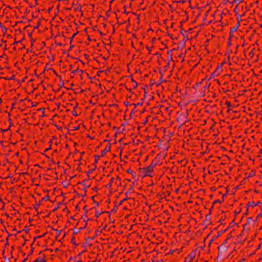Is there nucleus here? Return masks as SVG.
I'll list each match as a JSON object with an SVG mask.
<instances>
[{
	"instance_id": "nucleus-1",
	"label": "nucleus",
	"mask_w": 262,
	"mask_h": 262,
	"mask_svg": "<svg viewBox=\"0 0 262 262\" xmlns=\"http://www.w3.org/2000/svg\"><path fill=\"white\" fill-rule=\"evenodd\" d=\"M156 165V164L151 163L149 166L144 168V169L146 170V174H148L151 177L150 173L152 171V169Z\"/></svg>"
},
{
	"instance_id": "nucleus-2",
	"label": "nucleus",
	"mask_w": 262,
	"mask_h": 262,
	"mask_svg": "<svg viewBox=\"0 0 262 262\" xmlns=\"http://www.w3.org/2000/svg\"><path fill=\"white\" fill-rule=\"evenodd\" d=\"M110 150H111V145H110V144H108L107 145L105 148L103 150H102L101 155L102 156H104L105 155V154L107 152L109 151Z\"/></svg>"
},
{
	"instance_id": "nucleus-3",
	"label": "nucleus",
	"mask_w": 262,
	"mask_h": 262,
	"mask_svg": "<svg viewBox=\"0 0 262 262\" xmlns=\"http://www.w3.org/2000/svg\"><path fill=\"white\" fill-rule=\"evenodd\" d=\"M239 25L240 24L239 22L238 21L234 27L231 28L230 32H232L235 31L239 27Z\"/></svg>"
},
{
	"instance_id": "nucleus-4",
	"label": "nucleus",
	"mask_w": 262,
	"mask_h": 262,
	"mask_svg": "<svg viewBox=\"0 0 262 262\" xmlns=\"http://www.w3.org/2000/svg\"><path fill=\"white\" fill-rule=\"evenodd\" d=\"M33 262H46V261L44 259H41V258L39 257L37 259H36L35 261Z\"/></svg>"
},
{
	"instance_id": "nucleus-5",
	"label": "nucleus",
	"mask_w": 262,
	"mask_h": 262,
	"mask_svg": "<svg viewBox=\"0 0 262 262\" xmlns=\"http://www.w3.org/2000/svg\"><path fill=\"white\" fill-rule=\"evenodd\" d=\"M260 203L259 202H258L257 203L255 204L253 202H249L248 203V206L252 205V206H256L258 205Z\"/></svg>"
},
{
	"instance_id": "nucleus-6",
	"label": "nucleus",
	"mask_w": 262,
	"mask_h": 262,
	"mask_svg": "<svg viewBox=\"0 0 262 262\" xmlns=\"http://www.w3.org/2000/svg\"><path fill=\"white\" fill-rule=\"evenodd\" d=\"M194 256H195L194 253H191V254H190V255H189V256L190 257L189 260H190L191 261V259L194 257Z\"/></svg>"
},
{
	"instance_id": "nucleus-7",
	"label": "nucleus",
	"mask_w": 262,
	"mask_h": 262,
	"mask_svg": "<svg viewBox=\"0 0 262 262\" xmlns=\"http://www.w3.org/2000/svg\"><path fill=\"white\" fill-rule=\"evenodd\" d=\"M101 212H100L99 211H97L96 213V216L97 217H98L100 214H101Z\"/></svg>"
},
{
	"instance_id": "nucleus-8",
	"label": "nucleus",
	"mask_w": 262,
	"mask_h": 262,
	"mask_svg": "<svg viewBox=\"0 0 262 262\" xmlns=\"http://www.w3.org/2000/svg\"><path fill=\"white\" fill-rule=\"evenodd\" d=\"M252 221L251 217H248L247 219V224H249Z\"/></svg>"
},
{
	"instance_id": "nucleus-9",
	"label": "nucleus",
	"mask_w": 262,
	"mask_h": 262,
	"mask_svg": "<svg viewBox=\"0 0 262 262\" xmlns=\"http://www.w3.org/2000/svg\"><path fill=\"white\" fill-rule=\"evenodd\" d=\"M80 229H77L74 230V233L76 234L80 231Z\"/></svg>"
},
{
	"instance_id": "nucleus-10",
	"label": "nucleus",
	"mask_w": 262,
	"mask_h": 262,
	"mask_svg": "<svg viewBox=\"0 0 262 262\" xmlns=\"http://www.w3.org/2000/svg\"><path fill=\"white\" fill-rule=\"evenodd\" d=\"M234 2H236L237 3V4H239V3L241 2V1L240 0H235V1H234Z\"/></svg>"
},
{
	"instance_id": "nucleus-11",
	"label": "nucleus",
	"mask_w": 262,
	"mask_h": 262,
	"mask_svg": "<svg viewBox=\"0 0 262 262\" xmlns=\"http://www.w3.org/2000/svg\"><path fill=\"white\" fill-rule=\"evenodd\" d=\"M222 65H223V63L220 66L218 67L217 68L216 70L221 69L222 68Z\"/></svg>"
},
{
	"instance_id": "nucleus-12",
	"label": "nucleus",
	"mask_w": 262,
	"mask_h": 262,
	"mask_svg": "<svg viewBox=\"0 0 262 262\" xmlns=\"http://www.w3.org/2000/svg\"><path fill=\"white\" fill-rule=\"evenodd\" d=\"M43 199L46 200H49V197L48 196H46Z\"/></svg>"
},
{
	"instance_id": "nucleus-13",
	"label": "nucleus",
	"mask_w": 262,
	"mask_h": 262,
	"mask_svg": "<svg viewBox=\"0 0 262 262\" xmlns=\"http://www.w3.org/2000/svg\"><path fill=\"white\" fill-rule=\"evenodd\" d=\"M184 262H191L190 260H188V258H186V260Z\"/></svg>"
},
{
	"instance_id": "nucleus-14",
	"label": "nucleus",
	"mask_w": 262,
	"mask_h": 262,
	"mask_svg": "<svg viewBox=\"0 0 262 262\" xmlns=\"http://www.w3.org/2000/svg\"><path fill=\"white\" fill-rule=\"evenodd\" d=\"M2 29H3V31H7V28H6L4 27H3Z\"/></svg>"
},
{
	"instance_id": "nucleus-15",
	"label": "nucleus",
	"mask_w": 262,
	"mask_h": 262,
	"mask_svg": "<svg viewBox=\"0 0 262 262\" xmlns=\"http://www.w3.org/2000/svg\"><path fill=\"white\" fill-rule=\"evenodd\" d=\"M209 215H210V214L206 215V219L207 220L209 219V217H210Z\"/></svg>"
},
{
	"instance_id": "nucleus-16",
	"label": "nucleus",
	"mask_w": 262,
	"mask_h": 262,
	"mask_svg": "<svg viewBox=\"0 0 262 262\" xmlns=\"http://www.w3.org/2000/svg\"><path fill=\"white\" fill-rule=\"evenodd\" d=\"M144 172L143 173V175L145 176H149L148 174H146V170L144 169Z\"/></svg>"
},
{
	"instance_id": "nucleus-17",
	"label": "nucleus",
	"mask_w": 262,
	"mask_h": 262,
	"mask_svg": "<svg viewBox=\"0 0 262 262\" xmlns=\"http://www.w3.org/2000/svg\"><path fill=\"white\" fill-rule=\"evenodd\" d=\"M73 114L74 116H77V114L75 111H73Z\"/></svg>"
},
{
	"instance_id": "nucleus-18",
	"label": "nucleus",
	"mask_w": 262,
	"mask_h": 262,
	"mask_svg": "<svg viewBox=\"0 0 262 262\" xmlns=\"http://www.w3.org/2000/svg\"><path fill=\"white\" fill-rule=\"evenodd\" d=\"M93 239V237H89L87 238L86 240H90V239Z\"/></svg>"
},
{
	"instance_id": "nucleus-19",
	"label": "nucleus",
	"mask_w": 262,
	"mask_h": 262,
	"mask_svg": "<svg viewBox=\"0 0 262 262\" xmlns=\"http://www.w3.org/2000/svg\"><path fill=\"white\" fill-rule=\"evenodd\" d=\"M79 71V70L78 69H77V70H76L73 71L72 72H73V73H76V72Z\"/></svg>"
},
{
	"instance_id": "nucleus-20",
	"label": "nucleus",
	"mask_w": 262,
	"mask_h": 262,
	"mask_svg": "<svg viewBox=\"0 0 262 262\" xmlns=\"http://www.w3.org/2000/svg\"><path fill=\"white\" fill-rule=\"evenodd\" d=\"M78 128H79V127L78 126H76V127H74V130H77Z\"/></svg>"
},
{
	"instance_id": "nucleus-21",
	"label": "nucleus",
	"mask_w": 262,
	"mask_h": 262,
	"mask_svg": "<svg viewBox=\"0 0 262 262\" xmlns=\"http://www.w3.org/2000/svg\"><path fill=\"white\" fill-rule=\"evenodd\" d=\"M127 171V172H129V173L132 172V170L130 169H128Z\"/></svg>"
},
{
	"instance_id": "nucleus-22",
	"label": "nucleus",
	"mask_w": 262,
	"mask_h": 262,
	"mask_svg": "<svg viewBox=\"0 0 262 262\" xmlns=\"http://www.w3.org/2000/svg\"><path fill=\"white\" fill-rule=\"evenodd\" d=\"M76 35V33H74L73 35V36L71 38V41L72 40V39L73 37H74V36Z\"/></svg>"
},
{
	"instance_id": "nucleus-23",
	"label": "nucleus",
	"mask_w": 262,
	"mask_h": 262,
	"mask_svg": "<svg viewBox=\"0 0 262 262\" xmlns=\"http://www.w3.org/2000/svg\"><path fill=\"white\" fill-rule=\"evenodd\" d=\"M135 86H134V88H136L138 84L136 82H135Z\"/></svg>"
},
{
	"instance_id": "nucleus-24",
	"label": "nucleus",
	"mask_w": 262,
	"mask_h": 262,
	"mask_svg": "<svg viewBox=\"0 0 262 262\" xmlns=\"http://www.w3.org/2000/svg\"><path fill=\"white\" fill-rule=\"evenodd\" d=\"M124 202V200H122L121 201H120V203H119V205H121L122 204V203Z\"/></svg>"
},
{
	"instance_id": "nucleus-25",
	"label": "nucleus",
	"mask_w": 262,
	"mask_h": 262,
	"mask_svg": "<svg viewBox=\"0 0 262 262\" xmlns=\"http://www.w3.org/2000/svg\"><path fill=\"white\" fill-rule=\"evenodd\" d=\"M57 232H58V235H59V234L61 233V230H59V231H58V230H57Z\"/></svg>"
},
{
	"instance_id": "nucleus-26",
	"label": "nucleus",
	"mask_w": 262,
	"mask_h": 262,
	"mask_svg": "<svg viewBox=\"0 0 262 262\" xmlns=\"http://www.w3.org/2000/svg\"><path fill=\"white\" fill-rule=\"evenodd\" d=\"M97 162V159H95V161L94 164H95Z\"/></svg>"
},
{
	"instance_id": "nucleus-27",
	"label": "nucleus",
	"mask_w": 262,
	"mask_h": 262,
	"mask_svg": "<svg viewBox=\"0 0 262 262\" xmlns=\"http://www.w3.org/2000/svg\"><path fill=\"white\" fill-rule=\"evenodd\" d=\"M95 157L96 158H97V159L99 158V157L98 156H97V155L95 156Z\"/></svg>"
},
{
	"instance_id": "nucleus-28",
	"label": "nucleus",
	"mask_w": 262,
	"mask_h": 262,
	"mask_svg": "<svg viewBox=\"0 0 262 262\" xmlns=\"http://www.w3.org/2000/svg\"><path fill=\"white\" fill-rule=\"evenodd\" d=\"M147 96V93L146 92H145V95H144V96L146 97Z\"/></svg>"
},
{
	"instance_id": "nucleus-29",
	"label": "nucleus",
	"mask_w": 262,
	"mask_h": 262,
	"mask_svg": "<svg viewBox=\"0 0 262 262\" xmlns=\"http://www.w3.org/2000/svg\"><path fill=\"white\" fill-rule=\"evenodd\" d=\"M93 170V169L91 170L90 171L88 172V173H91Z\"/></svg>"
},
{
	"instance_id": "nucleus-30",
	"label": "nucleus",
	"mask_w": 262,
	"mask_h": 262,
	"mask_svg": "<svg viewBox=\"0 0 262 262\" xmlns=\"http://www.w3.org/2000/svg\"><path fill=\"white\" fill-rule=\"evenodd\" d=\"M72 242L73 243V244H75V241H74L73 239H72Z\"/></svg>"
},
{
	"instance_id": "nucleus-31",
	"label": "nucleus",
	"mask_w": 262,
	"mask_h": 262,
	"mask_svg": "<svg viewBox=\"0 0 262 262\" xmlns=\"http://www.w3.org/2000/svg\"><path fill=\"white\" fill-rule=\"evenodd\" d=\"M125 104L126 105H127L128 104V102H125Z\"/></svg>"
},
{
	"instance_id": "nucleus-32",
	"label": "nucleus",
	"mask_w": 262,
	"mask_h": 262,
	"mask_svg": "<svg viewBox=\"0 0 262 262\" xmlns=\"http://www.w3.org/2000/svg\"><path fill=\"white\" fill-rule=\"evenodd\" d=\"M94 203H95V204H97V205H98V202H94Z\"/></svg>"
},
{
	"instance_id": "nucleus-33",
	"label": "nucleus",
	"mask_w": 262,
	"mask_h": 262,
	"mask_svg": "<svg viewBox=\"0 0 262 262\" xmlns=\"http://www.w3.org/2000/svg\"><path fill=\"white\" fill-rule=\"evenodd\" d=\"M213 239L211 240L209 242V244H210L211 243V242H212Z\"/></svg>"
},
{
	"instance_id": "nucleus-34",
	"label": "nucleus",
	"mask_w": 262,
	"mask_h": 262,
	"mask_svg": "<svg viewBox=\"0 0 262 262\" xmlns=\"http://www.w3.org/2000/svg\"><path fill=\"white\" fill-rule=\"evenodd\" d=\"M0 27H2L3 28V26H2V24H0Z\"/></svg>"
},
{
	"instance_id": "nucleus-35",
	"label": "nucleus",
	"mask_w": 262,
	"mask_h": 262,
	"mask_svg": "<svg viewBox=\"0 0 262 262\" xmlns=\"http://www.w3.org/2000/svg\"><path fill=\"white\" fill-rule=\"evenodd\" d=\"M116 211V210H115V209H113L112 210V212H113V211Z\"/></svg>"
},
{
	"instance_id": "nucleus-36",
	"label": "nucleus",
	"mask_w": 262,
	"mask_h": 262,
	"mask_svg": "<svg viewBox=\"0 0 262 262\" xmlns=\"http://www.w3.org/2000/svg\"><path fill=\"white\" fill-rule=\"evenodd\" d=\"M84 228H85V226L84 227H82V228H81L80 229H84Z\"/></svg>"
},
{
	"instance_id": "nucleus-37",
	"label": "nucleus",
	"mask_w": 262,
	"mask_h": 262,
	"mask_svg": "<svg viewBox=\"0 0 262 262\" xmlns=\"http://www.w3.org/2000/svg\"><path fill=\"white\" fill-rule=\"evenodd\" d=\"M84 186H85V187H89V186H86V185H85V184H84Z\"/></svg>"
},
{
	"instance_id": "nucleus-38",
	"label": "nucleus",
	"mask_w": 262,
	"mask_h": 262,
	"mask_svg": "<svg viewBox=\"0 0 262 262\" xmlns=\"http://www.w3.org/2000/svg\"><path fill=\"white\" fill-rule=\"evenodd\" d=\"M138 105H141V104H142V103H138Z\"/></svg>"
},
{
	"instance_id": "nucleus-39",
	"label": "nucleus",
	"mask_w": 262,
	"mask_h": 262,
	"mask_svg": "<svg viewBox=\"0 0 262 262\" xmlns=\"http://www.w3.org/2000/svg\"><path fill=\"white\" fill-rule=\"evenodd\" d=\"M127 198H125V199H124L123 200H124V201L125 200H127Z\"/></svg>"
},
{
	"instance_id": "nucleus-40",
	"label": "nucleus",
	"mask_w": 262,
	"mask_h": 262,
	"mask_svg": "<svg viewBox=\"0 0 262 262\" xmlns=\"http://www.w3.org/2000/svg\"><path fill=\"white\" fill-rule=\"evenodd\" d=\"M220 202V201H219V200H217V201H216L215 202H215Z\"/></svg>"
},
{
	"instance_id": "nucleus-41",
	"label": "nucleus",
	"mask_w": 262,
	"mask_h": 262,
	"mask_svg": "<svg viewBox=\"0 0 262 262\" xmlns=\"http://www.w3.org/2000/svg\"><path fill=\"white\" fill-rule=\"evenodd\" d=\"M57 208H55V209L54 210V211H55V210H57Z\"/></svg>"
},
{
	"instance_id": "nucleus-42",
	"label": "nucleus",
	"mask_w": 262,
	"mask_h": 262,
	"mask_svg": "<svg viewBox=\"0 0 262 262\" xmlns=\"http://www.w3.org/2000/svg\"><path fill=\"white\" fill-rule=\"evenodd\" d=\"M84 210H85V207H84ZM86 212L87 211L86 210H85Z\"/></svg>"
},
{
	"instance_id": "nucleus-43",
	"label": "nucleus",
	"mask_w": 262,
	"mask_h": 262,
	"mask_svg": "<svg viewBox=\"0 0 262 262\" xmlns=\"http://www.w3.org/2000/svg\"><path fill=\"white\" fill-rule=\"evenodd\" d=\"M73 46L72 45H71L70 48H72Z\"/></svg>"
},
{
	"instance_id": "nucleus-44",
	"label": "nucleus",
	"mask_w": 262,
	"mask_h": 262,
	"mask_svg": "<svg viewBox=\"0 0 262 262\" xmlns=\"http://www.w3.org/2000/svg\"><path fill=\"white\" fill-rule=\"evenodd\" d=\"M26 260H27V258H25V259L24 260V262L25 261H26Z\"/></svg>"
},
{
	"instance_id": "nucleus-45",
	"label": "nucleus",
	"mask_w": 262,
	"mask_h": 262,
	"mask_svg": "<svg viewBox=\"0 0 262 262\" xmlns=\"http://www.w3.org/2000/svg\"><path fill=\"white\" fill-rule=\"evenodd\" d=\"M26 260H27V258H25V259L24 260V262L25 261H26Z\"/></svg>"
},
{
	"instance_id": "nucleus-46",
	"label": "nucleus",
	"mask_w": 262,
	"mask_h": 262,
	"mask_svg": "<svg viewBox=\"0 0 262 262\" xmlns=\"http://www.w3.org/2000/svg\"><path fill=\"white\" fill-rule=\"evenodd\" d=\"M89 245L91 246L92 245V244H89Z\"/></svg>"
},
{
	"instance_id": "nucleus-47",
	"label": "nucleus",
	"mask_w": 262,
	"mask_h": 262,
	"mask_svg": "<svg viewBox=\"0 0 262 262\" xmlns=\"http://www.w3.org/2000/svg\"><path fill=\"white\" fill-rule=\"evenodd\" d=\"M228 43L231 44V42L230 41L228 42Z\"/></svg>"
},
{
	"instance_id": "nucleus-48",
	"label": "nucleus",
	"mask_w": 262,
	"mask_h": 262,
	"mask_svg": "<svg viewBox=\"0 0 262 262\" xmlns=\"http://www.w3.org/2000/svg\"><path fill=\"white\" fill-rule=\"evenodd\" d=\"M220 236V233L217 234V236Z\"/></svg>"
},
{
	"instance_id": "nucleus-49",
	"label": "nucleus",
	"mask_w": 262,
	"mask_h": 262,
	"mask_svg": "<svg viewBox=\"0 0 262 262\" xmlns=\"http://www.w3.org/2000/svg\"><path fill=\"white\" fill-rule=\"evenodd\" d=\"M213 75H214V74H212L211 75V76H213Z\"/></svg>"
}]
</instances>
